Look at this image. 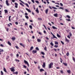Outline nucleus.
Returning a JSON list of instances; mask_svg holds the SVG:
<instances>
[{
  "mask_svg": "<svg viewBox=\"0 0 75 75\" xmlns=\"http://www.w3.org/2000/svg\"><path fill=\"white\" fill-rule=\"evenodd\" d=\"M52 65H53V63H50V64H49V68L50 69V68H52Z\"/></svg>",
  "mask_w": 75,
  "mask_h": 75,
  "instance_id": "obj_1",
  "label": "nucleus"
},
{
  "mask_svg": "<svg viewBox=\"0 0 75 75\" xmlns=\"http://www.w3.org/2000/svg\"><path fill=\"white\" fill-rule=\"evenodd\" d=\"M15 67H12V68H10V69L11 71L12 72H14L15 71V69H14Z\"/></svg>",
  "mask_w": 75,
  "mask_h": 75,
  "instance_id": "obj_2",
  "label": "nucleus"
},
{
  "mask_svg": "<svg viewBox=\"0 0 75 75\" xmlns=\"http://www.w3.org/2000/svg\"><path fill=\"white\" fill-rule=\"evenodd\" d=\"M24 62L25 64H27V65H28V67H29L30 66L29 65V64H28V62L27 61L25 60H24Z\"/></svg>",
  "mask_w": 75,
  "mask_h": 75,
  "instance_id": "obj_3",
  "label": "nucleus"
},
{
  "mask_svg": "<svg viewBox=\"0 0 75 75\" xmlns=\"http://www.w3.org/2000/svg\"><path fill=\"white\" fill-rule=\"evenodd\" d=\"M6 3L7 6H10V4L8 3V0H6Z\"/></svg>",
  "mask_w": 75,
  "mask_h": 75,
  "instance_id": "obj_4",
  "label": "nucleus"
},
{
  "mask_svg": "<svg viewBox=\"0 0 75 75\" xmlns=\"http://www.w3.org/2000/svg\"><path fill=\"white\" fill-rule=\"evenodd\" d=\"M51 34L53 36V38H56V39H57V38L56 37H55V35H54L53 34V33H52V32H51Z\"/></svg>",
  "mask_w": 75,
  "mask_h": 75,
  "instance_id": "obj_5",
  "label": "nucleus"
},
{
  "mask_svg": "<svg viewBox=\"0 0 75 75\" xmlns=\"http://www.w3.org/2000/svg\"><path fill=\"white\" fill-rule=\"evenodd\" d=\"M15 8H17L18 7V4L17 3H15Z\"/></svg>",
  "mask_w": 75,
  "mask_h": 75,
  "instance_id": "obj_6",
  "label": "nucleus"
},
{
  "mask_svg": "<svg viewBox=\"0 0 75 75\" xmlns=\"http://www.w3.org/2000/svg\"><path fill=\"white\" fill-rule=\"evenodd\" d=\"M65 38V41L67 42H69V40L66 37Z\"/></svg>",
  "mask_w": 75,
  "mask_h": 75,
  "instance_id": "obj_7",
  "label": "nucleus"
},
{
  "mask_svg": "<svg viewBox=\"0 0 75 75\" xmlns=\"http://www.w3.org/2000/svg\"><path fill=\"white\" fill-rule=\"evenodd\" d=\"M42 67L43 68H44L45 67V62L43 63V64L42 65Z\"/></svg>",
  "mask_w": 75,
  "mask_h": 75,
  "instance_id": "obj_8",
  "label": "nucleus"
},
{
  "mask_svg": "<svg viewBox=\"0 0 75 75\" xmlns=\"http://www.w3.org/2000/svg\"><path fill=\"white\" fill-rule=\"evenodd\" d=\"M26 10H27V11H28V12H29V13H31V10H30L27 8H25Z\"/></svg>",
  "mask_w": 75,
  "mask_h": 75,
  "instance_id": "obj_9",
  "label": "nucleus"
},
{
  "mask_svg": "<svg viewBox=\"0 0 75 75\" xmlns=\"http://www.w3.org/2000/svg\"><path fill=\"white\" fill-rule=\"evenodd\" d=\"M54 16L56 17H58V14L57 13L54 14Z\"/></svg>",
  "mask_w": 75,
  "mask_h": 75,
  "instance_id": "obj_10",
  "label": "nucleus"
},
{
  "mask_svg": "<svg viewBox=\"0 0 75 75\" xmlns=\"http://www.w3.org/2000/svg\"><path fill=\"white\" fill-rule=\"evenodd\" d=\"M34 48V47L33 46L31 47L30 49V51H31Z\"/></svg>",
  "mask_w": 75,
  "mask_h": 75,
  "instance_id": "obj_11",
  "label": "nucleus"
},
{
  "mask_svg": "<svg viewBox=\"0 0 75 75\" xmlns=\"http://www.w3.org/2000/svg\"><path fill=\"white\" fill-rule=\"evenodd\" d=\"M33 53L34 54L35 53H37V51L33 50Z\"/></svg>",
  "mask_w": 75,
  "mask_h": 75,
  "instance_id": "obj_12",
  "label": "nucleus"
},
{
  "mask_svg": "<svg viewBox=\"0 0 75 75\" xmlns=\"http://www.w3.org/2000/svg\"><path fill=\"white\" fill-rule=\"evenodd\" d=\"M20 45L22 46L23 47H25V46H24V44H23V43H20Z\"/></svg>",
  "mask_w": 75,
  "mask_h": 75,
  "instance_id": "obj_13",
  "label": "nucleus"
},
{
  "mask_svg": "<svg viewBox=\"0 0 75 75\" xmlns=\"http://www.w3.org/2000/svg\"><path fill=\"white\" fill-rule=\"evenodd\" d=\"M36 12L37 13H39V11H38V8H37L36 10H35Z\"/></svg>",
  "mask_w": 75,
  "mask_h": 75,
  "instance_id": "obj_14",
  "label": "nucleus"
},
{
  "mask_svg": "<svg viewBox=\"0 0 75 75\" xmlns=\"http://www.w3.org/2000/svg\"><path fill=\"white\" fill-rule=\"evenodd\" d=\"M52 28H53V29H55L57 30V28L55 27V26H52Z\"/></svg>",
  "mask_w": 75,
  "mask_h": 75,
  "instance_id": "obj_15",
  "label": "nucleus"
},
{
  "mask_svg": "<svg viewBox=\"0 0 75 75\" xmlns=\"http://www.w3.org/2000/svg\"><path fill=\"white\" fill-rule=\"evenodd\" d=\"M7 43H8V45H9L10 46H11V44L8 41L7 42Z\"/></svg>",
  "mask_w": 75,
  "mask_h": 75,
  "instance_id": "obj_16",
  "label": "nucleus"
},
{
  "mask_svg": "<svg viewBox=\"0 0 75 75\" xmlns=\"http://www.w3.org/2000/svg\"><path fill=\"white\" fill-rule=\"evenodd\" d=\"M5 11V13H8V11L7 10L5 9L4 10Z\"/></svg>",
  "mask_w": 75,
  "mask_h": 75,
  "instance_id": "obj_17",
  "label": "nucleus"
},
{
  "mask_svg": "<svg viewBox=\"0 0 75 75\" xmlns=\"http://www.w3.org/2000/svg\"><path fill=\"white\" fill-rule=\"evenodd\" d=\"M48 9H47L46 10L45 13L46 14H48Z\"/></svg>",
  "mask_w": 75,
  "mask_h": 75,
  "instance_id": "obj_18",
  "label": "nucleus"
},
{
  "mask_svg": "<svg viewBox=\"0 0 75 75\" xmlns=\"http://www.w3.org/2000/svg\"><path fill=\"white\" fill-rule=\"evenodd\" d=\"M40 72H42V71H44V70L42 69H40Z\"/></svg>",
  "mask_w": 75,
  "mask_h": 75,
  "instance_id": "obj_19",
  "label": "nucleus"
},
{
  "mask_svg": "<svg viewBox=\"0 0 75 75\" xmlns=\"http://www.w3.org/2000/svg\"><path fill=\"white\" fill-rule=\"evenodd\" d=\"M12 40H13V41H14V40H16V38L15 37H13L12 38Z\"/></svg>",
  "mask_w": 75,
  "mask_h": 75,
  "instance_id": "obj_20",
  "label": "nucleus"
},
{
  "mask_svg": "<svg viewBox=\"0 0 75 75\" xmlns=\"http://www.w3.org/2000/svg\"><path fill=\"white\" fill-rule=\"evenodd\" d=\"M57 36L58 37H59V38H60L61 37V36L58 34H57Z\"/></svg>",
  "mask_w": 75,
  "mask_h": 75,
  "instance_id": "obj_21",
  "label": "nucleus"
},
{
  "mask_svg": "<svg viewBox=\"0 0 75 75\" xmlns=\"http://www.w3.org/2000/svg\"><path fill=\"white\" fill-rule=\"evenodd\" d=\"M4 71L5 72H7L6 71V69L4 67Z\"/></svg>",
  "mask_w": 75,
  "mask_h": 75,
  "instance_id": "obj_22",
  "label": "nucleus"
},
{
  "mask_svg": "<svg viewBox=\"0 0 75 75\" xmlns=\"http://www.w3.org/2000/svg\"><path fill=\"white\" fill-rule=\"evenodd\" d=\"M13 74H16V75H17V74H18V72H17V71L14 72Z\"/></svg>",
  "mask_w": 75,
  "mask_h": 75,
  "instance_id": "obj_23",
  "label": "nucleus"
},
{
  "mask_svg": "<svg viewBox=\"0 0 75 75\" xmlns=\"http://www.w3.org/2000/svg\"><path fill=\"white\" fill-rule=\"evenodd\" d=\"M37 41H38V42H40L41 41V39H39L38 38Z\"/></svg>",
  "mask_w": 75,
  "mask_h": 75,
  "instance_id": "obj_24",
  "label": "nucleus"
},
{
  "mask_svg": "<svg viewBox=\"0 0 75 75\" xmlns=\"http://www.w3.org/2000/svg\"><path fill=\"white\" fill-rule=\"evenodd\" d=\"M63 64H64V65H65V66H66V67H67V63H63Z\"/></svg>",
  "mask_w": 75,
  "mask_h": 75,
  "instance_id": "obj_25",
  "label": "nucleus"
},
{
  "mask_svg": "<svg viewBox=\"0 0 75 75\" xmlns=\"http://www.w3.org/2000/svg\"><path fill=\"white\" fill-rule=\"evenodd\" d=\"M41 54H42V55H45V53H44V52H41Z\"/></svg>",
  "mask_w": 75,
  "mask_h": 75,
  "instance_id": "obj_26",
  "label": "nucleus"
},
{
  "mask_svg": "<svg viewBox=\"0 0 75 75\" xmlns=\"http://www.w3.org/2000/svg\"><path fill=\"white\" fill-rule=\"evenodd\" d=\"M38 20L41 21V20H42V19L41 18H38Z\"/></svg>",
  "mask_w": 75,
  "mask_h": 75,
  "instance_id": "obj_27",
  "label": "nucleus"
},
{
  "mask_svg": "<svg viewBox=\"0 0 75 75\" xmlns=\"http://www.w3.org/2000/svg\"><path fill=\"white\" fill-rule=\"evenodd\" d=\"M50 45H52V46H54V44H53V43L52 42H51L50 44Z\"/></svg>",
  "mask_w": 75,
  "mask_h": 75,
  "instance_id": "obj_28",
  "label": "nucleus"
},
{
  "mask_svg": "<svg viewBox=\"0 0 75 75\" xmlns=\"http://www.w3.org/2000/svg\"><path fill=\"white\" fill-rule=\"evenodd\" d=\"M35 2L37 4H39V2L38 1H35Z\"/></svg>",
  "mask_w": 75,
  "mask_h": 75,
  "instance_id": "obj_29",
  "label": "nucleus"
},
{
  "mask_svg": "<svg viewBox=\"0 0 75 75\" xmlns=\"http://www.w3.org/2000/svg\"><path fill=\"white\" fill-rule=\"evenodd\" d=\"M55 44H56L57 45H58V42H57L55 41Z\"/></svg>",
  "mask_w": 75,
  "mask_h": 75,
  "instance_id": "obj_30",
  "label": "nucleus"
},
{
  "mask_svg": "<svg viewBox=\"0 0 75 75\" xmlns=\"http://www.w3.org/2000/svg\"><path fill=\"white\" fill-rule=\"evenodd\" d=\"M66 17H67V18H71V17L69 15H67L66 16Z\"/></svg>",
  "mask_w": 75,
  "mask_h": 75,
  "instance_id": "obj_31",
  "label": "nucleus"
},
{
  "mask_svg": "<svg viewBox=\"0 0 75 75\" xmlns=\"http://www.w3.org/2000/svg\"><path fill=\"white\" fill-rule=\"evenodd\" d=\"M70 72H71V71H70V70H67V72H68V73L69 74V73H70Z\"/></svg>",
  "mask_w": 75,
  "mask_h": 75,
  "instance_id": "obj_32",
  "label": "nucleus"
},
{
  "mask_svg": "<svg viewBox=\"0 0 75 75\" xmlns=\"http://www.w3.org/2000/svg\"><path fill=\"white\" fill-rule=\"evenodd\" d=\"M36 50H37L38 51H39V50H40L38 47H36Z\"/></svg>",
  "mask_w": 75,
  "mask_h": 75,
  "instance_id": "obj_33",
  "label": "nucleus"
},
{
  "mask_svg": "<svg viewBox=\"0 0 75 75\" xmlns=\"http://www.w3.org/2000/svg\"><path fill=\"white\" fill-rule=\"evenodd\" d=\"M29 28H30V29H32V28H33V27H32V26L30 25H29Z\"/></svg>",
  "mask_w": 75,
  "mask_h": 75,
  "instance_id": "obj_34",
  "label": "nucleus"
},
{
  "mask_svg": "<svg viewBox=\"0 0 75 75\" xmlns=\"http://www.w3.org/2000/svg\"><path fill=\"white\" fill-rule=\"evenodd\" d=\"M25 5L28 7H29V6L28 5V4L26 3L25 4Z\"/></svg>",
  "mask_w": 75,
  "mask_h": 75,
  "instance_id": "obj_35",
  "label": "nucleus"
},
{
  "mask_svg": "<svg viewBox=\"0 0 75 75\" xmlns=\"http://www.w3.org/2000/svg\"><path fill=\"white\" fill-rule=\"evenodd\" d=\"M58 47V45H55L54 46V47H55V48H57Z\"/></svg>",
  "mask_w": 75,
  "mask_h": 75,
  "instance_id": "obj_36",
  "label": "nucleus"
},
{
  "mask_svg": "<svg viewBox=\"0 0 75 75\" xmlns=\"http://www.w3.org/2000/svg\"><path fill=\"white\" fill-rule=\"evenodd\" d=\"M52 8H54V9H56V10H57V8H56L54 7H52Z\"/></svg>",
  "mask_w": 75,
  "mask_h": 75,
  "instance_id": "obj_37",
  "label": "nucleus"
},
{
  "mask_svg": "<svg viewBox=\"0 0 75 75\" xmlns=\"http://www.w3.org/2000/svg\"><path fill=\"white\" fill-rule=\"evenodd\" d=\"M20 4L21 5V6H23V7H24V5H23L22 3H20Z\"/></svg>",
  "mask_w": 75,
  "mask_h": 75,
  "instance_id": "obj_38",
  "label": "nucleus"
},
{
  "mask_svg": "<svg viewBox=\"0 0 75 75\" xmlns=\"http://www.w3.org/2000/svg\"><path fill=\"white\" fill-rule=\"evenodd\" d=\"M23 4H25V3H24V2H23V1H21V0H19Z\"/></svg>",
  "mask_w": 75,
  "mask_h": 75,
  "instance_id": "obj_39",
  "label": "nucleus"
},
{
  "mask_svg": "<svg viewBox=\"0 0 75 75\" xmlns=\"http://www.w3.org/2000/svg\"><path fill=\"white\" fill-rule=\"evenodd\" d=\"M73 58V60L74 61V62H75V58L74 57H72Z\"/></svg>",
  "mask_w": 75,
  "mask_h": 75,
  "instance_id": "obj_40",
  "label": "nucleus"
},
{
  "mask_svg": "<svg viewBox=\"0 0 75 75\" xmlns=\"http://www.w3.org/2000/svg\"><path fill=\"white\" fill-rule=\"evenodd\" d=\"M25 18H27V19H28V18H29V17H28V16H25Z\"/></svg>",
  "mask_w": 75,
  "mask_h": 75,
  "instance_id": "obj_41",
  "label": "nucleus"
},
{
  "mask_svg": "<svg viewBox=\"0 0 75 75\" xmlns=\"http://www.w3.org/2000/svg\"><path fill=\"white\" fill-rule=\"evenodd\" d=\"M1 75H3V72L2 71H1Z\"/></svg>",
  "mask_w": 75,
  "mask_h": 75,
  "instance_id": "obj_42",
  "label": "nucleus"
},
{
  "mask_svg": "<svg viewBox=\"0 0 75 75\" xmlns=\"http://www.w3.org/2000/svg\"><path fill=\"white\" fill-rule=\"evenodd\" d=\"M23 67L24 68H27V66L25 65H23Z\"/></svg>",
  "mask_w": 75,
  "mask_h": 75,
  "instance_id": "obj_43",
  "label": "nucleus"
},
{
  "mask_svg": "<svg viewBox=\"0 0 75 75\" xmlns=\"http://www.w3.org/2000/svg\"><path fill=\"white\" fill-rule=\"evenodd\" d=\"M0 52H3V50L0 49Z\"/></svg>",
  "mask_w": 75,
  "mask_h": 75,
  "instance_id": "obj_44",
  "label": "nucleus"
},
{
  "mask_svg": "<svg viewBox=\"0 0 75 75\" xmlns=\"http://www.w3.org/2000/svg\"><path fill=\"white\" fill-rule=\"evenodd\" d=\"M69 52H67V56H69Z\"/></svg>",
  "mask_w": 75,
  "mask_h": 75,
  "instance_id": "obj_45",
  "label": "nucleus"
},
{
  "mask_svg": "<svg viewBox=\"0 0 75 75\" xmlns=\"http://www.w3.org/2000/svg\"><path fill=\"white\" fill-rule=\"evenodd\" d=\"M15 61H18V62H20V60H17V59H15Z\"/></svg>",
  "mask_w": 75,
  "mask_h": 75,
  "instance_id": "obj_46",
  "label": "nucleus"
},
{
  "mask_svg": "<svg viewBox=\"0 0 75 75\" xmlns=\"http://www.w3.org/2000/svg\"><path fill=\"white\" fill-rule=\"evenodd\" d=\"M44 50L45 51H47V47L46 46H45V48H44Z\"/></svg>",
  "mask_w": 75,
  "mask_h": 75,
  "instance_id": "obj_47",
  "label": "nucleus"
},
{
  "mask_svg": "<svg viewBox=\"0 0 75 75\" xmlns=\"http://www.w3.org/2000/svg\"><path fill=\"white\" fill-rule=\"evenodd\" d=\"M69 34H70V37H72V33H71L69 32Z\"/></svg>",
  "mask_w": 75,
  "mask_h": 75,
  "instance_id": "obj_48",
  "label": "nucleus"
},
{
  "mask_svg": "<svg viewBox=\"0 0 75 75\" xmlns=\"http://www.w3.org/2000/svg\"><path fill=\"white\" fill-rule=\"evenodd\" d=\"M28 42H31V40H29V39H28Z\"/></svg>",
  "mask_w": 75,
  "mask_h": 75,
  "instance_id": "obj_49",
  "label": "nucleus"
},
{
  "mask_svg": "<svg viewBox=\"0 0 75 75\" xmlns=\"http://www.w3.org/2000/svg\"><path fill=\"white\" fill-rule=\"evenodd\" d=\"M67 37L68 38H69V39H71V38L70 37V36H69V35H68Z\"/></svg>",
  "mask_w": 75,
  "mask_h": 75,
  "instance_id": "obj_50",
  "label": "nucleus"
},
{
  "mask_svg": "<svg viewBox=\"0 0 75 75\" xmlns=\"http://www.w3.org/2000/svg\"><path fill=\"white\" fill-rule=\"evenodd\" d=\"M61 42L62 43V44H63V45H64V43L63 42H62V41H61Z\"/></svg>",
  "mask_w": 75,
  "mask_h": 75,
  "instance_id": "obj_51",
  "label": "nucleus"
},
{
  "mask_svg": "<svg viewBox=\"0 0 75 75\" xmlns=\"http://www.w3.org/2000/svg\"><path fill=\"white\" fill-rule=\"evenodd\" d=\"M65 11L66 12H69L68 10L67 9H65Z\"/></svg>",
  "mask_w": 75,
  "mask_h": 75,
  "instance_id": "obj_52",
  "label": "nucleus"
},
{
  "mask_svg": "<svg viewBox=\"0 0 75 75\" xmlns=\"http://www.w3.org/2000/svg\"><path fill=\"white\" fill-rule=\"evenodd\" d=\"M15 47L16 48H17V49H18L19 48L17 46H16Z\"/></svg>",
  "mask_w": 75,
  "mask_h": 75,
  "instance_id": "obj_53",
  "label": "nucleus"
},
{
  "mask_svg": "<svg viewBox=\"0 0 75 75\" xmlns=\"http://www.w3.org/2000/svg\"><path fill=\"white\" fill-rule=\"evenodd\" d=\"M0 46L2 47H4V46L2 44H1L0 45Z\"/></svg>",
  "mask_w": 75,
  "mask_h": 75,
  "instance_id": "obj_54",
  "label": "nucleus"
},
{
  "mask_svg": "<svg viewBox=\"0 0 75 75\" xmlns=\"http://www.w3.org/2000/svg\"><path fill=\"white\" fill-rule=\"evenodd\" d=\"M31 1L33 3H34V0H31Z\"/></svg>",
  "mask_w": 75,
  "mask_h": 75,
  "instance_id": "obj_55",
  "label": "nucleus"
},
{
  "mask_svg": "<svg viewBox=\"0 0 75 75\" xmlns=\"http://www.w3.org/2000/svg\"><path fill=\"white\" fill-rule=\"evenodd\" d=\"M66 20H67V21H71V20L69 19H66Z\"/></svg>",
  "mask_w": 75,
  "mask_h": 75,
  "instance_id": "obj_56",
  "label": "nucleus"
},
{
  "mask_svg": "<svg viewBox=\"0 0 75 75\" xmlns=\"http://www.w3.org/2000/svg\"><path fill=\"white\" fill-rule=\"evenodd\" d=\"M15 24L16 25H18V22H15Z\"/></svg>",
  "mask_w": 75,
  "mask_h": 75,
  "instance_id": "obj_57",
  "label": "nucleus"
},
{
  "mask_svg": "<svg viewBox=\"0 0 75 75\" xmlns=\"http://www.w3.org/2000/svg\"><path fill=\"white\" fill-rule=\"evenodd\" d=\"M60 4L61 6H63V4H62V3H60Z\"/></svg>",
  "mask_w": 75,
  "mask_h": 75,
  "instance_id": "obj_58",
  "label": "nucleus"
},
{
  "mask_svg": "<svg viewBox=\"0 0 75 75\" xmlns=\"http://www.w3.org/2000/svg\"><path fill=\"white\" fill-rule=\"evenodd\" d=\"M39 34H40V35H42V33H41L40 32H39L38 33Z\"/></svg>",
  "mask_w": 75,
  "mask_h": 75,
  "instance_id": "obj_59",
  "label": "nucleus"
},
{
  "mask_svg": "<svg viewBox=\"0 0 75 75\" xmlns=\"http://www.w3.org/2000/svg\"><path fill=\"white\" fill-rule=\"evenodd\" d=\"M59 9H62V10H64V8H62V7H60V8H59Z\"/></svg>",
  "mask_w": 75,
  "mask_h": 75,
  "instance_id": "obj_60",
  "label": "nucleus"
},
{
  "mask_svg": "<svg viewBox=\"0 0 75 75\" xmlns=\"http://www.w3.org/2000/svg\"><path fill=\"white\" fill-rule=\"evenodd\" d=\"M71 28L72 29H73V30H75V28L73 27H71Z\"/></svg>",
  "mask_w": 75,
  "mask_h": 75,
  "instance_id": "obj_61",
  "label": "nucleus"
},
{
  "mask_svg": "<svg viewBox=\"0 0 75 75\" xmlns=\"http://www.w3.org/2000/svg\"><path fill=\"white\" fill-rule=\"evenodd\" d=\"M9 30V29L8 28H6V31H8V30Z\"/></svg>",
  "mask_w": 75,
  "mask_h": 75,
  "instance_id": "obj_62",
  "label": "nucleus"
},
{
  "mask_svg": "<svg viewBox=\"0 0 75 75\" xmlns=\"http://www.w3.org/2000/svg\"><path fill=\"white\" fill-rule=\"evenodd\" d=\"M9 58V56H7V57H6V59H8Z\"/></svg>",
  "mask_w": 75,
  "mask_h": 75,
  "instance_id": "obj_63",
  "label": "nucleus"
},
{
  "mask_svg": "<svg viewBox=\"0 0 75 75\" xmlns=\"http://www.w3.org/2000/svg\"><path fill=\"white\" fill-rule=\"evenodd\" d=\"M16 56L17 57H18L19 56V54H16Z\"/></svg>",
  "mask_w": 75,
  "mask_h": 75,
  "instance_id": "obj_64",
  "label": "nucleus"
}]
</instances>
